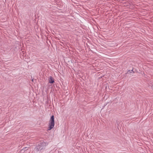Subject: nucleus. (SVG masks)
Wrapping results in <instances>:
<instances>
[{"instance_id":"obj_1","label":"nucleus","mask_w":153,"mask_h":153,"mask_svg":"<svg viewBox=\"0 0 153 153\" xmlns=\"http://www.w3.org/2000/svg\"><path fill=\"white\" fill-rule=\"evenodd\" d=\"M54 125V117L53 115L51 117L49 121L48 130H50L52 129L53 128Z\"/></svg>"},{"instance_id":"obj_2","label":"nucleus","mask_w":153,"mask_h":153,"mask_svg":"<svg viewBox=\"0 0 153 153\" xmlns=\"http://www.w3.org/2000/svg\"><path fill=\"white\" fill-rule=\"evenodd\" d=\"M54 82L53 78L51 76L50 77L49 79V82L50 83H53Z\"/></svg>"}]
</instances>
